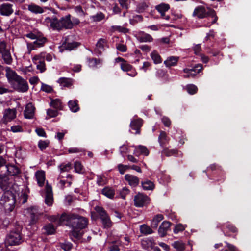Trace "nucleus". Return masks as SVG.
Wrapping results in <instances>:
<instances>
[{
    "label": "nucleus",
    "instance_id": "1",
    "mask_svg": "<svg viewBox=\"0 0 251 251\" xmlns=\"http://www.w3.org/2000/svg\"><path fill=\"white\" fill-rule=\"evenodd\" d=\"M59 222L72 227L70 236L77 240L83 235L81 230L86 227L88 220L87 218L76 214L63 213L60 216Z\"/></svg>",
    "mask_w": 251,
    "mask_h": 251
},
{
    "label": "nucleus",
    "instance_id": "2",
    "mask_svg": "<svg viewBox=\"0 0 251 251\" xmlns=\"http://www.w3.org/2000/svg\"><path fill=\"white\" fill-rule=\"evenodd\" d=\"M5 71V76L8 82L13 89L20 92L27 91L29 89L28 85L25 79L19 75L15 71L12 70L9 67H6Z\"/></svg>",
    "mask_w": 251,
    "mask_h": 251
},
{
    "label": "nucleus",
    "instance_id": "3",
    "mask_svg": "<svg viewBox=\"0 0 251 251\" xmlns=\"http://www.w3.org/2000/svg\"><path fill=\"white\" fill-rule=\"evenodd\" d=\"M71 17V15L68 14L62 17L60 20H58L55 16H53L51 18L47 17L45 20L46 22L50 23V26L51 28L60 30L63 28H73V23Z\"/></svg>",
    "mask_w": 251,
    "mask_h": 251
},
{
    "label": "nucleus",
    "instance_id": "4",
    "mask_svg": "<svg viewBox=\"0 0 251 251\" xmlns=\"http://www.w3.org/2000/svg\"><path fill=\"white\" fill-rule=\"evenodd\" d=\"M0 204L4 208L5 212H11L17 204L16 194L13 191H5L0 198Z\"/></svg>",
    "mask_w": 251,
    "mask_h": 251
},
{
    "label": "nucleus",
    "instance_id": "5",
    "mask_svg": "<svg viewBox=\"0 0 251 251\" xmlns=\"http://www.w3.org/2000/svg\"><path fill=\"white\" fill-rule=\"evenodd\" d=\"M208 10L206 11L205 7L199 5L197 6L193 12V16L196 17L198 19H203L208 16L214 18V19L212 22V24H215L218 20V17L216 15L215 11L210 8H207Z\"/></svg>",
    "mask_w": 251,
    "mask_h": 251
},
{
    "label": "nucleus",
    "instance_id": "6",
    "mask_svg": "<svg viewBox=\"0 0 251 251\" xmlns=\"http://www.w3.org/2000/svg\"><path fill=\"white\" fill-rule=\"evenodd\" d=\"M22 227H18L10 231L7 235L5 244L8 246H16L20 244L23 241V237L21 233Z\"/></svg>",
    "mask_w": 251,
    "mask_h": 251
},
{
    "label": "nucleus",
    "instance_id": "7",
    "mask_svg": "<svg viewBox=\"0 0 251 251\" xmlns=\"http://www.w3.org/2000/svg\"><path fill=\"white\" fill-rule=\"evenodd\" d=\"M95 210L101 220L103 228H110L112 226L113 223L106 211L102 207L100 206H96L95 207Z\"/></svg>",
    "mask_w": 251,
    "mask_h": 251
},
{
    "label": "nucleus",
    "instance_id": "8",
    "mask_svg": "<svg viewBox=\"0 0 251 251\" xmlns=\"http://www.w3.org/2000/svg\"><path fill=\"white\" fill-rule=\"evenodd\" d=\"M208 171H211V176L208 177L210 179L216 181H223L225 180V175L221 167L214 164L210 166L208 168Z\"/></svg>",
    "mask_w": 251,
    "mask_h": 251
},
{
    "label": "nucleus",
    "instance_id": "9",
    "mask_svg": "<svg viewBox=\"0 0 251 251\" xmlns=\"http://www.w3.org/2000/svg\"><path fill=\"white\" fill-rule=\"evenodd\" d=\"M150 201V198L147 195L138 192L134 198V204L136 207H143L147 206Z\"/></svg>",
    "mask_w": 251,
    "mask_h": 251
},
{
    "label": "nucleus",
    "instance_id": "10",
    "mask_svg": "<svg viewBox=\"0 0 251 251\" xmlns=\"http://www.w3.org/2000/svg\"><path fill=\"white\" fill-rule=\"evenodd\" d=\"M13 183L10 180L8 175L5 174L0 175V188L5 192V191H13Z\"/></svg>",
    "mask_w": 251,
    "mask_h": 251
},
{
    "label": "nucleus",
    "instance_id": "11",
    "mask_svg": "<svg viewBox=\"0 0 251 251\" xmlns=\"http://www.w3.org/2000/svg\"><path fill=\"white\" fill-rule=\"evenodd\" d=\"M203 69L202 65L201 64H197L195 65L192 69L185 68L183 72L186 74L183 75V77L185 78L190 77H194L198 74L200 73Z\"/></svg>",
    "mask_w": 251,
    "mask_h": 251
},
{
    "label": "nucleus",
    "instance_id": "12",
    "mask_svg": "<svg viewBox=\"0 0 251 251\" xmlns=\"http://www.w3.org/2000/svg\"><path fill=\"white\" fill-rule=\"evenodd\" d=\"M143 120L140 118H134L131 120L130 127L132 130H135V134H140L141 132V128L143 126Z\"/></svg>",
    "mask_w": 251,
    "mask_h": 251
},
{
    "label": "nucleus",
    "instance_id": "13",
    "mask_svg": "<svg viewBox=\"0 0 251 251\" xmlns=\"http://www.w3.org/2000/svg\"><path fill=\"white\" fill-rule=\"evenodd\" d=\"M46 194L45 198V203L50 206L53 202V192L52 187L47 183L45 188Z\"/></svg>",
    "mask_w": 251,
    "mask_h": 251
},
{
    "label": "nucleus",
    "instance_id": "14",
    "mask_svg": "<svg viewBox=\"0 0 251 251\" xmlns=\"http://www.w3.org/2000/svg\"><path fill=\"white\" fill-rule=\"evenodd\" d=\"M13 5L10 3H3L0 6V14L1 15L9 16L13 13Z\"/></svg>",
    "mask_w": 251,
    "mask_h": 251
},
{
    "label": "nucleus",
    "instance_id": "15",
    "mask_svg": "<svg viewBox=\"0 0 251 251\" xmlns=\"http://www.w3.org/2000/svg\"><path fill=\"white\" fill-rule=\"evenodd\" d=\"M172 223L169 221H164L160 226L158 232L160 236L163 237L167 235L168 231L171 230L170 226Z\"/></svg>",
    "mask_w": 251,
    "mask_h": 251
},
{
    "label": "nucleus",
    "instance_id": "16",
    "mask_svg": "<svg viewBox=\"0 0 251 251\" xmlns=\"http://www.w3.org/2000/svg\"><path fill=\"white\" fill-rule=\"evenodd\" d=\"M16 116V110L15 109L8 108L5 110L3 116V123L7 124L13 120Z\"/></svg>",
    "mask_w": 251,
    "mask_h": 251
},
{
    "label": "nucleus",
    "instance_id": "17",
    "mask_svg": "<svg viewBox=\"0 0 251 251\" xmlns=\"http://www.w3.org/2000/svg\"><path fill=\"white\" fill-rule=\"evenodd\" d=\"M107 44V42L106 39L103 38L99 39L96 43V48L94 50V53L98 55H101L102 51L104 50V47Z\"/></svg>",
    "mask_w": 251,
    "mask_h": 251
},
{
    "label": "nucleus",
    "instance_id": "18",
    "mask_svg": "<svg viewBox=\"0 0 251 251\" xmlns=\"http://www.w3.org/2000/svg\"><path fill=\"white\" fill-rule=\"evenodd\" d=\"M35 108L32 103L29 102L25 106L24 111V117L26 119H32L34 116Z\"/></svg>",
    "mask_w": 251,
    "mask_h": 251
},
{
    "label": "nucleus",
    "instance_id": "19",
    "mask_svg": "<svg viewBox=\"0 0 251 251\" xmlns=\"http://www.w3.org/2000/svg\"><path fill=\"white\" fill-rule=\"evenodd\" d=\"M8 175L11 176H17L21 173L20 169L14 164H8L5 166Z\"/></svg>",
    "mask_w": 251,
    "mask_h": 251
},
{
    "label": "nucleus",
    "instance_id": "20",
    "mask_svg": "<svg viewBox=\"0 0 251 251\" xmlns=\"http://www.w3.org/2000/svg\"><path fill=\"white\" fill-rule=\"evenodd\" d=\"M125 179L128 182V184L134 187H136L139 184V179L137 176L130 175L126 174L125 176Z\"/></svg>",
    "mask_w": 251,
    "mask_h": 251
},
{
    "label": "nucleus",
    "instance_id": "21",
    "mask_svg": "<svg viewBox=\"0 0 251 251\" xmlns=\"http://www.w3.org/2000/svg\"><path fill=\"white\" fill-rule=\"evenodd\" d=\"M56 228L51 223L46 224L42 228L43 233L47 235L54 234Z\"/></svg>",
    "mask_w": 251,
    "mask_h": 251
},
{
    "label": "nucleus",
    "instance_id": "22",
    "mask_svg": "<svg viewBox=\"0 0 251 251\" xmlns=\"http://www.w3.org/2000/svg\"><path fill=\"white\" fill-rule=\"evenodd\" d=\"M133 154L137 156H139L142 154L148 156L149 154V151L146 147L142 145H139L135 147Z\"/></svg>",
    "mask_w": 251,
    "mask_h": 251
},
{
    "label": "nucleus",
    "instance_id": "23",
    "mask_svg": "<svg viewBox=\"0 0 251 251\" xmlns=\"http://www.w3.org/2000/svg\"><path fill=\"white\" fill-rule=\"evenodd\" d=\"M138 41L142 42H151L153 41V38L151 35L144 32H140L136 36Z\"/></svg>",
    "mask_w": 251,
    "mask_h": 251
},
{
    "label": "nucleus",
    "instance_id": "24",
    "mask_svg": "<svg viewBox=\"0 0 251 251\" xmlns=\"http://www.w3.org/2000/svg\"><path fill=\"white\" fill-rule=\"evenodd\" d=\"M80 45V43L78 42L73 41L72 42H68L66 40L63 43L62 48L65 50L71 51L75 49L78 48Z\"/></svg>",
    "mask_w": 251,
    "mask_h": 251
},
{
    "label": "nucleus",
    "instance_id": "25",
    "mask_svg": "<svg viewBox=\"0 0 251 251\" xmlns=\"http://www.w3.org/2000/svg\"><path fill=\"white\" fill-rule=\"evenodd\" d=\"M35 177L39 186L42 187L44 185L45 180V172L43 170L37 171L35 173Z\"/></svg>",
    "mask_w": 251,
    "mask_h": 251
},
{
    "label": "nucleus",
    "instance_id": "26",
    "mask_svg": "<svg viewBox=\"0 0 251 251\" xmlns=\"http://www.w3.org/2000/svg\"><path fill=\"white\" fill-rule=\"evenodd\" d=\"M170 138L167 136L165 131H161L158 137V141L162 148H165L166 144L168 143Z\"/></svg>",
    "mask_w": 251,
    "mask_h": 251
},
{
    "label": "nucleus",
    "instance_id": "27",
    "mask_svg": "<svg viewBox=\"0 0 251 251\" xmlns=\"http://www.w3.org/2000/svg\"><path fill=\"white\" fill-rule=\"evenodd\" d=\"M28 210L30 212V224H35L39 220V214L37 212L36 207L32 206L29 208Z\"/></svg>",
    "mask_w": 251,
    "mask_h": 251
},
{
    "label": "nucleus",
    "instance_id": "28",
    "mask_svg": "<svg viewBox=\"0 0 251 251\" xmlns=\"http://www.w3.org/2000/svg\"><path fill=\"white\" fill-rule=\"evenodd\" d=\"M101 193L109 199H113L115 194L114 189L108 186L103 188Z\"/></svg>",
    "mask_w": 251,
    "mask_h": 251
},
{
    "label": "nucleus",
    "instance_id": "29",
    "mask_svg": "<svg viewBox=\"0 0 251 251\" xmlns=\"http://www.w3.org/2000/svg\"><path fill=\"white\" fill-rule=\"evenodd\" d=\"M179 57L177 56H172L167 58L164 62V64L167 67L174 66L177 64Z\"/></svg>",
    "mask_w": 251,
    "mask_h": 251
},
{
    "label": "nucleus",
    "instance_id": "30",
    "mask_svg": "<svg viewBox=\"0 0 251 251\" xmlns=\"http://www.w3.org/2000/svg\"><path fill=\"white\" fill-rule=\"evenodd\" d=\"M35 39L36 40L33 43L37 48L43 47L45 44L48 41L47 38L43 37L41 35H38L37 38H35Z\"/></svg>",
    "mask_w": 251,
    "mask_h": 251
},
{
    "label": "nucleus",
    "instance_id": "31",
    "mask_svg": "<svg viewBox=\"0 0 251 251\" xmlns=\"http://www.w3.org/2000/svg\"><path fill=\"white\" fill-rule=\"evenodd\" d=\"M164 219V216L162 214H157L155 215L151 221V226L152 228L156 229L157 228L159 223Z\"/></svg>",
    "mask_w": 251,
    "mask_h": 251
},
{
    "label": "nucleus",
    "instance_id": "32",
    "mask_svg": "<svg viewBox=\"0 0 251 251\" xmlns=\"http://www.w3.org/2000/svg\"><path fill=\"white\" fill-rule=\"evenodd\" d=\"M28 9L32 13L36 14H41L44 12L43 8L33 3H32L28 5Z\"/></svg>",
    "mask_w": 251,
    "mask_h": 251
},
{
    "label": "nucleus",
    "instance_id": "33",
    "mask_svg": "<svg viewBox=\"0 0 251 251\" xmlns=\"http://www.w3.org/2000/svg\"><path fill=\"white\" fill-rule=\"evenodd\" d=\"M68 105L70 110L73 112L75 113L79 110L78 101L76 100H70L68 103Z\"/></svg>",
    "mask_w": 251,
    "mask_h": 251
},
{
    "label": "nucleus",
    "instance_id": "34",
    "mask_svg": "<svg viewBox=\"0 0 251 251\" xmlns=\"http://www.w3.org/2000/svg\"><path fill=\"white\" fill-rule=\"evenodd\" d=\"M75 12L76 13L77 16L81 19H84L85 16L87 15L86 10H84L80 5L76 6L74 8Z\"/></svg>",
    "mask_w": 251,
    "mask_h": 251
},
{
    "label": "nucleus",
    "instance_id": "35",
    "mask_svg": "<svg viewBox=\"0 0 251 251\" xmlns=\"http://www.w3.org/2000/svg\"><path fill=\"white\" fill-rule=\"evenodd\" d=\"M2 55V58L4 61V63L8 65H10L13 61V59L11 55L9 50H5L4 52L1 54Z\"/></svg>",
    "mask_w": 251,
    "mask_h": 251
},
{
    "label": "nucleus",
    "instance_id": "36",
    "mask_svg": "<svg viewBox=\"0 0 251 251\" xmlns=\"http://www.w3.org/2000/svg\"><path fill=\"white\" fill-rule=\"evenodd\" d=\"M141 185L144 190H152L155 187L154 183L149 180L142 181Z\"/></svg>",
    "mask_w": 251,
    "mask_h": 251
},
{
    "label": "nucleus",
    "instance_id": "37",
    "mask_svg": "<svg viewBox=\"0 0 251 251\" xmlns=\"http://www.w3.org/2000/svg\"><path fill=\"white\" fill-rule=\"evenodd\" d=\"M87 62L90 67H97V65L101 64L102 60L100 58H87Z\"/></svg>",
    "mask_w": 251,
    "mask_h": 251
},
{
    "label": "nucleus",
    "instance_id": "38",
    "mask_svg": "<svg viewBox=\"0 0 251 251\" xmlns=\"http://www.w3.org/2000/svg\"><path fill=\"white\" fill-rule=\"evenodd\" d=\"M140 232L144 235L151 234L153 232L152 229L148 225L143 224L140 226Z\"/></svg>",
    "mask_w": 251,
    "mask_h": 251
},
{
    "label": "nucleus",
    "instance_id": "39",
    "mask_svg": "<svg viewBox=\"0 0 251 251\" xmlns=\"http://www.w3.org/2000/svg\"><path fill=\"white\" fill-rule=\"evenodd\" d=\"M151 57L155 64H159L162 62V58L156 50H153L151 53Z\"/></svg>",
    "mask_w": 251,
    "mask_h": 251
},
{
    "label": "nucleus",
    "instance_id": "40",
    "mask_svg": "<svg viewBox=\"0 0 251 251\" xmlns=\"http://www.w3.org/2000/svg\"><path fill=\"white\" fill-rule=\"evenodd\" d=\"M57 82L63 87H69L72 85L71 79L68 78L61 77Z\"/></svg>",
    "mask_w": 251,
    "mask_h": 251
},
{
    "label": "nucleus",
    "instance_id": "41",
    "mask_svg": "<svg viewBox=\"0 0 251 251\" xmlns=\"http://www.w3.org/2000/svg\"><path fill=\"white\" fill-rule=\"evenodd\" d=\"M178 153V151L176 149H168L167 147L163 149L162 151V153L165 155L166 156H170L172 155H175Z\"/></svg>",
    "mask_w": 251,
    "mask_h": 251
},
{
    "label": "nucleus",
    "instance_id": "42",
    "mask_svg": "<svg viewBox=\"0 0 251 251\" xmlns=\"http://www.w3.org/2000/svg\"><path fill=\"white\" fill-rule=\"evenodd\" d=\"M142 247L146 250H149L150 248H152L153 241L152 239H143L141 241Z\"/></svg>",
    "mask_w": 251,
    "mask_h": 251
},
{
    "label": "nucleus",
    "instance_id": "43",
    "mask_svg": "<svg viewBox=\"0 0 251 251\" xmlns=\"http://www.w3.org/2000/svg\"><path fill=\"white\" fill-rule=\"evenodd\" d=\"M50 105L55 109L61 110L62 108V102L59 99H52L51 100Z\"/></svg>",
    "mask_w": 251,
    "mask_h": 251
},
{
    "label": "nucleus",
    "instance_id": "44",
    "mask_svg": "<svg viewBox=\"0 0 251 251\" xmlns=\"http://www.w3.org/2000/svg\"><path fill=\"white\" fill-rule=\"evenodd\" d=\"M59 168L60 170V173L68 172L72 168V164L71 163L67 164L62 163L59 166Z\"/></svg>",
    "mask_w": 251,
    "mask_h": 251
},
{
    "label": "nucleus",
    "instance_id": "45",
    "mask_svg": "<svg viewBox=\"0 0 251 251\" xmlns=\"http://www.w3.org/2000/svg\"><path fill=\"white\" fill-rule=\"evenodd\" d=\"M170 8V6L168 4L161 3L157 5L155 7V9L158 12H162V13H165L166 11H168Z\"/></svg>",
    "mask_w": 251,
    "mask_h": 251
},
{
    "label": "nucleus",
    "instance_id": "46",
    "mask_svg": "<svg viewBox=\"0 0 251 251\" xmlns=\"http://www.w3.org/2000/svg\"><path fill=\"white\" fill-rule=\"evenodd\" d=\"M74 169L75 171L79 174L83 173V166L80 161H76L74 163Z\"/></svg>",
    "mask_w": 251,
    "mask_h": 251
},
{
    "label": "nucleus",
    "instance_id": "47",
    "mask_svg": "<svg viewBox=\"0 0 251 251\" xmlns=\"http://www.w3.org/2000/svg\"><path fill=\"white\" fill-rule=\"evenodd\" d=\"M120 67L123 71L128 72L132 70L133 66L126 61V62L121 63Z\"/></svg>",
    "mask_w": 251,
    "mask_h": 251
},
{
    "label": "nucleus",
    "instance_id": "48",
    "mask_svg": "<svg viewBox=\"0 0 251 251\" xmlns=\"http://www.w3.org/2000/svg\"><path fill=\"white\" fill-rule=\"evenodd\" d=\"M105 18L104 14L101 12H99L97 14L91 16L92 19L94 22H100Z\"/></svg>",
    "mask_w": 251,
    "mask_h": 251
},
{
    "label": "nucleus",
    "instance_id": "49",
    "mask_svg": "<svg viewBox=\"0 0 251 251\" xmlns=\"http://www.w3.org/2000/svg\"><path fill=\"white\" fill-rule=\"evenodd\" d=\"M186 90L189 94L194 95L197 93L198 88L194 84H188L186 86Z\"/></svg>",
    "mask_w": 251,
    "mask_h": 251
},
{
    "label": "nucleus",
    "instance_id": "50",
    "mask_svg": "<svg viewBox=\"0 0 251 251\" xmlns=\"http://www.w3.org/2000/svg\"><path fill=\"white\" fill-rule=\"evenodd\" d=\"M149 7L148 4L145 2L139 3L137 5V9L138 13L144 12Z\"/></svg>",
    "mask_w": 251,
    "mask_h": 251
},
{
    "label": "nucleus",
    "instance_id": "51",
    "mask_svg": "<svg viewBox=\"0 0 251 251\" xmlns=\"http://www.w3.org/2000/svg\"><path fill=\"white\" fill-rule=\"evenodd\" d=\"M112 28L115 31H118L120 32L124 33L125 34L129 33L130 31L128 28L118 25L112 26Z\"/></svg>",
    "mask_w": 251,
    "mask_h": 251
},
{
    "label": "nucleus",
    "instance_id": "52",
    "mask_svg": "<svg viewBox=\"0 0 251 251\" xmlns=\"http://www.w3.org/2000/svg\"><path fill=\"white\" fill-rule=\"evenodd\" d=\"M172 245L174 248L179 251H182L185 249L184 244L179 241L174 242Z\"/></svg>",
    "mask_w": 251,
    "mask_h": 251
},
{
    "label": "nucleus",
    "instance_id": "53",
    "mask_svg": "<svg viewBox=\"0 0 251 251\" xmlns=\"http://www.w3.org/2000/svg\"><path fill=\"white\" fill-rule=\"evenodd\" d=\"M49 145V141L48 140H40L38 143V146L41 151L45 150Z\"/></svg>",
    "mask_w": 251,
    "mask_h": 251
},
{
    "label": "nucleus",
    "instance_id": "54",
    "mask_svg": "<svg viewBox=\"0 0 251 251\" xmlns=\"http://www.w3.org/2000/svg\"><path fill=\"white\" fill-rule=\"evenodd\" d=\"M130 167L129 165H123L122 164H119L117 166L118 171L121 174H124L127 169H129Z\"/></svg>",
    "mask_w": 251,
    "mask_h": 251
},
{
    "label": "nucleus",
    "instance_id": "55",
    "mask_svg": "<svg viewBox=\"0 0 251 251\" xmlns=\"http://www.w3.org/2000/svg\"><path fill=\"white\" fill-rule=\"evenodd\" d=\"M61 247L65 251H70L72 249L73 244L70 242H65L61 244Z\"/></svg>",
    "mask_w": 251,
    "mask_h": 251
},
{
    "label": "nucleus",
    "instance_id": "56",
    "mask_svg": "<svg viewBox=\"0 0 251 251\" xmlns=\"http://www.w3.org/2000/svg\"><path fill=\"white\" fill-rule=\"evenodd\" d=\"M185 230V227L181 224H178L175 226L173 231L175 233L177 234L179 232L183 231Z\"/></svg>",
    "mask_w": 251,
    "mask_h": 251
},
{
    "label": "nucleus",
    "instance_id": "57",
    "mask_svg": "<svg viewBox=\"0 0 251 251\" xmlns=\"http://www.w3.org/2000/svg\"><path fill=\"white\" fill-rule=\"evenodd\" d=\"M41 90L48 93H51L53 91L52 87L44 83L42 84Z\"/></svg>",
    "mask_w": 251,
    "mask_h": 251
},
{
    "label": "nucleus",
    "instance_id": "58",
    "mask_svg": "<svg viewBox=\"0 0 251 251\" xmlns=\"http://www.w3.org/2000/svg\"><path fill=\"white\" fill-rule=\"evenodd\" d=\"M37 69L39 70L41 73H43L46 71V64L44 61L40 60L39 61V64L37 65Z\"/></svg>",
    "mask_w": 251,
    "mask_h": 251
},
{
    "label": "nucleus",
    "instance_id": "59",
    "mask_svg": "<svg viewBox=\"0 0 251 251\" xmlns=\"http://www.w3.org/2000/svg\"><path fill=\"white\" fill-rule=\"evenodd\" d=\"M47 115L50 117H55L58 114V112L56 110L49 109L47 111Z\"/></svg>",
    "mask_w": 251,
    "mask_h": 251
},
{
    "label": "nucleus",
    "instance_id": "60",
    "mask_svg": "<svg viewBox=\"0 0 251 251\" xmlns=\"http://www.w3.org/2000/svg\"><path fill=\"white\" fill-rule=\"evenodd\" d=\"M7 49V44L5 41H0V54L2 53L5 50H8Z\"/></svg>",
    "mask_w": 251,
    "mask_h": 251
},
{
    "label": "nucleus",
    "instance_id": "61",
    "mask_svg": "<svg viewBox=\"0 0 251 251\" xmlns=\"http://www.w3.org/2000/svg\"><path fill=\"white\" fill-rule=\"evenodd\" d=\"M35 132L40 137H46L47 135L44 130L42 128H37L35 130Z\"/></svg>",
    "mask_w": 251,
    "mask_h": 251
},
{
    "label": "nucleus",
    "instance_id": "62",
    "mask_svg": "<svg viewBox=\"0 0 251 251\" xmlns=\"http://www.w3.org/2000/svg\"><path fill=\"white\" fill-rule=\"evenodd\" d=\"M116 49L119 51L122 52H125L127 50V47L126 45H124L122 44H118L117 45Z\"/></svg>",
    "mask_w": 251,
    "mask_h": 251
},
{
    "label": "nucleus",
    "instance_id": "63",
    "mask_svg": "<svg viewBox=\"0 0 251 251\" xmlns=\"http://www.w3.org/2000/svg\"><path fill=\"white\" fill-rule=\"evenodd\" d=\"M226 245V247L228 248L230 251H241L236 246L231 244L227 242H225Z\"/></svg>",
    "mask_w": 251,
    "mask_h": 251
},
{
    "label": "nucleus",
    "instance_id": "64",
    "mask_svg": "<svg viewBox=\"0 0 251 251\" xmlns=\"http://www.w3.org/2000/svg\"><path fill=\"white\" fill-rule=\"evenodd\" d=\"M162 122L164 125L166 127H169L171 125V122L170 119L167 117H163L162 118Z\"/></svg>",
    "mask_w": 251,
    "mask_h": 251
}]
</instances>
